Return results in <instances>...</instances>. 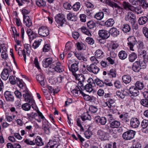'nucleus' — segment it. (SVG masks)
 I'll return each mask as SVG.
<instances>
[{
	"label": "nucleus",
	"instance_id": "nucleus-1",
	"mask_svg": "<svg viewBox=\"0 0 148 148\" xmlns=\"http://www.w3.org/2000/svg\"><path fill=\"white\" fill-rule=\"evenodd\" d=\"M146 64L144 60H139L135 62L133 64L132 69L135 72H138L141 69H145Z\"/></svg>",
	"mask_w": 148,
	"mask_h": 148
},
{
	"label": "nucleus",
	"instance_id": "nucleus-2",
	"mask_svg": "<svg viewBox=\"0 0 148 148\" xmlns=\"http://www.w3.org/2000/svg\"><path fill=\"white\" fill-rule=\"evenodd\" d=\"M24 49L22 50L21 48H19L18 49V53L19 56H23L25 62H26V53L28 56L30 52V45L29 44H25L24 45Z\"/></svg>",
	"mask_w": 148,
	"mask_h": 148
},
{
	"label": "nucleus",
	"instance_id": "nucleus-3",
	"mask_svg": "<svg viewBox=\"0 0 148 148\" xmlns=\"http://www.w3.org/2000/svg\"><path fill=\"white\" fill-rule=\"evenodd\" d=\"M110 127L107 126L106 127L107 130H108L109 133L112 134H115L116 132V130L113 129L115 128H118L120 125V123L119 121L117 120H114L110 123Z\"/></svg>",
	"mask_w": 148,
	"mask_h": 148
},
{
	"label": "nucleus",
	"instance_id": "nucleus-4",
	"mask_svg": "<svg viewBox=\"0 0 148 148\" xmlns=\"http://www.w3.org/2000/svg\"><path fill=\"white\" fill-rule=\"evenodd\" d=\"M23 92L24 93L23 94V97L25 101L26 102L33 104L34 103V100L33 99V96L31 93L29 91L28 89L25 87L23 90Z\"/></svg>",
	"mask_w": 148,
	"mask_h": 148
},
{
	"label": "nucleus",
	"instance_id": "nucleus-5",
	"mask_svg": "<svg viewBox=\"0 0 148 148\" xmlns=\"http://www.w3.org/2000/svg\"><path fill=\"white\" fill-rule=\"evenodd\" d=\"M55 21L58 24V27H62L66 22L65 16L62 14H58L55 16Z\"/></svg>",
	"mask_w": 148,
	"mask_h": 148
},
{
	"label": "nucleus",
	"instance_id": "nucleus-6",
	"mask_svg": "<svg viewBox=\"0 0 148 148\" xmlns=\"http://www.w3.org/2000/svg\"><path fill=\"white\" fill-rule=\"evenodd\" d=\"M135 134V131L130 130L124 132L122 135V137L124 140H129L134 137Z\"/></svg>",
	"mask_w": 148,
	"mask_h": 148
},
{
	"label": "nucleus",
	"instance_id": "nucleus-7",
	"mask_svg": "<svg viewBox=\"0 0 148 148\" xmlns=\"http://www.w3.org/2000/svg\"><path fill=\"white\" fill-rule=\"evenodd\" d=\"M87 70L90 72L95 74H97L100 71L99 68L94 64H92L86 66Z\"/></svg>",
	"mask_w": 148,
	"mask_h": 148
},
{
	"label": "nucleus",
	"instance_id": "nucleus-8",
	"mask_svg": "<svg viewBox=\"0 0 148 148\" xmlns=\"http://www.w3.org/2000/svg\"><path fill=\"white\" fill-rule=\"evenodd\" d=\"M38 33L39 35L41 36L46 37L49 34V30L46 26H42L39 28Z\"/></svg>",
	"mask_w": 148,
	"mask_h": 148
},
{
	"label": "nucleus",
	"instance_id": "nucleus-9",
	"mask_svg": "<svg viewBox=\"0 0 148 148\" xmlns=\"http://www.w3.org/2000/svg\"><path fill=\"white\" fill-rule=\"evenodd\" d=\"M128 42L127 44L130 49L132 51H134V46L137 42L134 36H130L127 38Z\"/></svg>",
	"mask_w": 148,
	"mask_h": 148
},
{
	"label": "nucleus",
	"instance_id": "nucleus-10",
	"mask_svg": "<svg viewBox=\"0 0 148 148\" xmlns=\"http://www.w3.org/2000/svg\"><path fill=\"white\" fill-rule=\"evenodd\" d=\"M108 133L101 129L99 130L97 132V136L98 138L101 140H106Z\"/></svg>",
	"mask_w": 148,
	"mask_h": 148
},
{
	"label": "nucleus",
	"instance_id": "nucleus-11",
	"mask_svg": "<svg viewBox=\"0 0 148 148\" xmlns=\"http://www.w3.org/2000/svg\"><path fill=\"white\" fill-rule=\"evenodd\" d=\"M59 140L57 141L55 139L49 140L48 143V145L50 146V148H61L62 146L60 145Z\"/></svg>",
	"mask_w": 148,
	"mask_h": 148
},
{
	"label": "nucleus",
	"instance_id": "nucleus-12",
	"mask_svg": "<svg viewBox=\"0 0 148 148\" xmlns=\"http://www.w3.org/2000/svg\"><path fill=\"white\" fill-rule=\"evenodd\" d=\"M125 20L132 24H134L136 22V16L132 12H129L125 15Z\"/></svg>",
	"mask_w": 148,
	"mask_h": 148
},
{
	"label": "nucleus",
	"instance_id": "nucleus-13",
	"mask_svg": "<svg viewBox=\"0 0 148 148\" xmlns=\"http://www.w3.org/2000/svg\"><path fill=\"white\" fill-rule=\"evenodd\" d=\"M56 66L53 68V71H51L50 70L49 71L53 72L56 71L58 73H61L64 71V67L62 65L61 63L59 62H57L55 63Z\"/></svg>",
	"mask_w": 148,
	"mask_h": 148
},
{
	"label": "nucleus",
	"instance_id": "nucleus-14",
	"mask_svg": "<svg viewBox=\"0 0 148 148\" xmlns=\"http://www.w3.org/2000/svg\"><path fill=\"white\" fill-rule=\"evenodd\" d=\"M12 70L10 68L4 69L1 74V77L2 79L5 81L8 78L10 72Z\"/></svg>",
	"mask_w": 148,
	"mask_h": 148
},
{
	"label": "nucleus",
	"instance_id": "nucleus-15",
	"mask_svg": "<svg viewBox=\"0 0 148 148\" xmlns=\"http://www.w3.org/2000/svg\"><path fill=\"white\" fill-rule=\"evenodd\" d=\"M88 81L89 84H87L85 85L84 89L87 92H90L93 90L92 84H93L95 85V83L94 82L93 79L91 78H89Z\"/></svg>",
	"mask_w": 148,
	"mask_h": 148
},
{
	"label": "nucleus",
	"instance_id": "nucleus-16",
	"mask_svg": "<svg viewBox=\"0 0 148 148\" xmlns=\"http://www.w3.org/2000/svg\"><path fill=\"white\" fill-rule=\"evenodd\" d=\"M98 34L99 37L103 39L108 38L110 36V32L105 29L99 30L98 32Z\"/></svg>",
	"mask_w": 148,
	"mask_h": 148
},
{
	"label": "nucleus",
	"instance_id": "nucleus-17",
	"mask_svg": "<svg viewBox=\"0 0 148 148\" xmlns=\"http://www.w3.org/2000/svg\"><path fill=\"white\" fill-rule=\"evenodd\" d=\"M53 59L49 57L44 59L42 61L43 67L47 68L53 62Z\"/></svg>",
	"mask_w": 148,
	"mask_h": 148
},
{
	"label": "nucleus",
	"instance_id": "nucleus-18",
	"mask_svg": "<svg viewBox=\"0 0 148 148\" xmlns=\"http://www.w3.org/2000/svg\"><path fill=\"white\" fill-rule=\"evenodd\" d=\"M27 33L30 41H32L34 39L36 38L38 36L37 34L33 32L31 29H27Z\"/></svg>",
	"mask_w": 148,
	"mask_h": 148
},
{
	"label": "nucleus",
	"instance_id": "nucleus-19",
	"mask_svg": "<svg viewBox=\"0 0 148 148\" xmlns=\"http://www.w3.org/2000/svg\"><path fill=\"white\" fill-rule=\"evenodd\" d=\"M143 95L145 99H143L140 101V103L143 106L148 108V92H145L143 93Z\"/></svg>",
	"mask_w": 148,
	"mask_h": 148
},
{
	"label": "nucleus",
	"instance_id": "nucleus-20",
	"mask_svg": "<svg viewBox=\"0 0 148 148\" xmlns=\"http://www.w3.org/2000/svg\"><path fill=\"white\" fill-rule=\"evenodd\" d=\"M4 97L6 100L7 101L13 102L14 100V97L12 93L6 91L4 93Z\"/></svg>",
	"mask_w": 148,
	"mask_h": 148
},
{
	"label": "nucleus",
	"instance_id": "nucleus-21",
	"mask_svg": "<svg viewBox=\"0 0 148 148\" xmlns=\"http://www.w3.org/2000/svg\"><path fill=\"white\" fill-rule=\"evenodd\" d=\"M110 6L112 7L113 8H116V10L117 13L119 14H121L123 11V8L119 6L118 5L114 2H113L111 4H110Z\"/></svg>",
	"mask_w": 148,
	"mask_h": 148
},
{
	"label": "nucleus",
	"instance_id": "nucleus-22",
	"mask_svg": "<svg viewBox=\"0 0 148 148\" xmlns=\"http://www.w3.org/2000/svg\"><path fill=\"white\" fill-rule=\"evenodd\" d=\"M78 64L79 62L77 61H75V63H73L71 65L70 68L69 67L70 71L72 72L73 75L74 73H76L75 72L79 70Z\"/></svg>",
	"mask_w": 148,
	"mask_h": 148
},
{
	"label": "nucleus",
	"instance_id": "nucleus-23",
	"mask_svg": "<svg viewBox=\"0 0 148 148\" xmlns=\"http://www.w3.org/2000/svg\"><path fill=\"white\" fill-rule=\"evenodd\" d=\"M130 122L131 126L134 128L138 127L140 124L139 120L136 118H132L130 121Z\"/></svg>",
	"mask_w": 148,
	"mask_h": 148
},
{
	"label": "nucleus",
	"instance_id": "nucleus-24",
	"mask_svg": "<svg viewBox=\"0 0 148 148\" xmlns=\"http://www.w3.org/2000/svg\"><path fill=\"white\" fill-rule=\"evenodd\" d=\"M36 112L37 113V116L35 117V119L36 121L40 123L42 121H44V120H46L42 113L38 109H37L36 110Z\"/></svg>",
	"mask_w": 148,
	"mask_h": 148
},
{
	"label": "nucleus",
	"instance_id": "nucleus-25",
	"mask_svg": "<svg viewBox=\"0 0 148 148\" xmlns=\"http://www.w3.org/2000/svg\"><path fill=\"white\" fill-rule=\"evenodd\" d=\"M71 92L74 96L80 97L83 92L78 86H76L75 88L71 90Z\"/></svg>",
	"mask_w": 148,
	"mask_h": 148
},
{
	"label": "nucleus",
	"instance_id": "nucleus-26",
	"mask_svg": "<svg viewBox=\"0 0 148 148\" xmlns=\"http://www.w3.org/2000/svg\"><path fill=\"white\" fill-rule=\"evenodd\" d=\"M36 78L42 86H45V80L43 75L40 74H39L36 75Z\"/></svg>",
	"mask_w": 148,
	"mask_h": 148
},
{
	"label": "nucleus",
	"instance_id": "nucleus-27",
	"mask_svg": "<svg viewBox=\"0 0 148 148\" xmlns=\"http://www.w3.org/2000/svg\"><path fill=\"white\" fill-rule=\"evenodd\" d=\"M130 92L133 96H137L139 94L138 90L135 86H131L129 88Z\"/></svg>",
	"mask_w": 148,
	"mask_h": 148
},
{
	"label": "nucleus",
	"instance_id": "nucleus-28",
	"mask_svg": "<svg viewBox=\"0 0 148 148\" xmlns=\"http://www.w3.org/2000/svg\"><path fill=\"white\" fill-rule=\"evenodd\" d=\"M95 119L96 122L99 123L102 125H105L107 122V119L105 117H100L99 116H96Z\"/></svg>",
	"mask_w": 148,
	"mask_h": 148
},
{
	"label": "nucleus",
	"instance_id": "nucleus-29",
	"mask_svg": "<svg viewBox=\"0 0 148 148\" xmlns=\"http://www.w3.org/2000/svg\"><path fill=\"white\" fill-rule=\"evenodd\" d=\"M73 75L76 79L79 81L81 84H82V82L84 81L85 78L84 75L83 74L74 73Z\"/></svg>",
	"mask_w": 148,
	"mask_h": 148
},
{
	"label": "nucleus",
	"instance_id": "nucleus-30",
	"mask_svg": "<svg viewBox=\"0 0 148 148\" xmlns=\"http://www.w3.org/2000/svg\"><path fill=\"white\" fill-rule=\"evenodd\" d=\"M122 5L123 8L127 11H131L133 6L128 2L125 1L123 2Z\"/></svg>",
	"mask_w": 148,
	"mask_h": 148
},
{
	"label": "nucleus",
	"instance_id": "nucleus-31",
	"mask_svg": "<svg viewBox=\"0 0 148 148\" xmlns=\"http://www.w3.org/2000/svg\"><path fill=\"white\" fill-rule=\"evenodd\" d=\"M119 118L125 122H128L130 121V117L127 114L123 113L119 116Z\"/></svg>",
	"mask_w": 148,
	"mask_h": 148
},
{
	"label": "nucleus",
	"instance_id": "nucleus-32",
	"mask_svg": "<svg viewBox=\"0 0 148 148\" xmlns=\"http://www.w3.org/2000/svg\"><path fill=\"white\" fill-rule=\"evenodd\" d=\"M141 126L143 128V131L145 133H148V130H146L145 129L148 126V121L147 120H143L142 122Z\"/></svg>",
	"mask_w": 148,
	"mask_h": 148
},
{
	"label": "nucleus",
	"instance_id": "nucleus-33",
	"mask_svg": "<svg viewBox=\"0 0 148 148\" xmlns=\"http://www.w3.org/2000/svg\"><path fill=\"white\" fill-rule=\"evenodd\" d=\"M131 11L135 12L137 14H141L143 12L141 7L139 6L136 7L133 6Z\"/></svg>",
	"mask_w": 148,
	"mask_h": 148
},
{
	"label": "nucleus",
	"instance_id": "nucleus-34",
	"mask_svg": "<svg viewBox=\"0 0 148 148\" xmlns=\"http://www.w3.org/2000/svg\"><path fill=\"white\" fill-rule=\"evenodd\" d=\"M24 23L27 27H30L32 25V22L29 16H26L23 18Z\"/></svg>",
	"mask_w": 148,
	"mask_h": 148
},
{
	"label": "nucleus",
	"instance_id": "nucleus-35",
	"mask_svg": "<svg viewBox=\"0 0 148 148\" xmlns=\"http://www.w3.org/2000/svg\"><path fill=\"white\" fill-rule=\"evenodd\" d=\"M148 21V18L146 17L142 16L139 18L138 20V22L140 25H143L146 24Z\"/></svg>",
	"mask_w": 148,
	"mask_h": 148
},
{
	"label": "nucleus",
	"instance_id": "nucleus-36",
	"mask_svg": "<svg viewBox=\"0 0 148 148\" xmlns=\"http://www.w3.org/2000/svg\"><path fill=\"white\" fill-rule=\"evenodd\" d=\"M35 144L38 146H41L44 145V143L42 139L39 136H37L35 140Z\"/></svg>",
	"mask_w": 148,
	"mask_h": 148
},
{
	"label": "nucleus",
	"instance_id": "nucleus-37",
	"mask_svg": "<svg viewBox=\"0 0 148 148\" xmlns=\"http://www.w3.org/2000/svg\"><path fill=\"white\" fill-rule=\"evenodd\" d=\"M137 58V55L134 52H132L128 56V60L130 62H134Z\"/></svg>",
	"mask_w": 148,
	"mask_h": 148
},
{
	"label": "nucleus",
	"instance_id": "nucleus-38",
	"mask_svg": "<svg viewBox=\"0 0 148 148\" xmlns=\"http://www.w3.org/2000/svg\"><path fill=\"white\" fill-rule=\"evenodd\" d=\"M36 3L40 8H43L46 6V2L44 0H36Z\"/></svg>",
	"mask_w": 148,
	"mask_h": 148
},
{
	"label": "nucleus",
	"instance_id": "nucleus-39",
	"mask_svg": "<svg viewBox=\"0 0 148 148\" xmlns=\"http://www.w3.org/2000/svg\"><path fill=\"white\" fill-rule=\"evenodd\" d=\"M81 118L83 121H85L86 120L90 121L91 119V117L88 112L83 114L81 116Z\"/></svg>",
	"mask_w": 148,
	"mask_h": 148
},
{
	"label": "nucleus",
	"instance_id": "nucleus-40",
	"mask_svg": "<svg viewBox=\"0 0 148 148\" xmlns=\"http://www.w3.org/2000/svg\"><path fill=\"white\" fill-rule=\"evenodd\" d=\"M122 80L126 84L129 83L131 81V77L128 75H124L122 77Z\"/></svg>",
	"mask_w": 148,
	"mask_h": 148
},
{
	"label": "nucleus",
	"instance_id": "nucleus-41",
	"mask_svg": "<svg viewBox=\"0 0 148 148\" xmlns=\"http://www.w3.org/2000/svg\"><path fill=\"white\" fill-rule=\"evenodd\" d=\"M116 70L115 69H111L108 73V76L112 78L116 77Z\"/></svg>",
	"mask_w": 148,
	"mask_h": 148
},
{
	"label": "nucleus",
	"instance_id": "nucleus-42",
	"mask_svg": "<svg viewBox=\"0 0 148 148\" xmlns=\"http://www.w3.org/2000/svg\"><path fill=\"white\" fill-rule=\"evenodd\" d=\"M106 103L108 104V107L110 109H111L114 106L115 101L113 99L108 98L106 100Z\"/></svg>",
	"mask_w": 148,
	"mask_h": 148
},
{
	"label": "nucleus",
	"instance_id": "nucleus-43",
	"mask_svg": "<svg viewBox=\"0 0 148 148\" xmlns=\"http://www.w3.org/2000/svg\"><path fill=\"white\" fill-rule=\"evenodd\" d=\"M118 56L120 59L124 60L127 58V54L125 51L122 50L119 52Z\"/></svg>",
	"mask_w": 148,
	"mask_h": 148
},
{
	"label": "nucleus",
	"instance_id": "nucleus-44",
	"mask_svg": "<svg viewBox=\"0 0 148 148\" xmlns=\"http://www.w3.org/2000/svg\"><path fill=\"white\" fill-rule=\"evenodd\" d=\"M112 35L116 37L119 34V32L116 28L113 27L110 30V32Z\"/></svg>",
	"mask_w": 148,
	"mask_h": 148
},
{
	"label": "nucleus",
	"instance_id": "nucleus-45",
	"mask_svg": "<svg viewBox=\"0 0 148 148\" xmlns=\"http://www.w3.org/2000/svg\"><path fill=\"white\" fill-rule=\"evenodd\" d=\"M121 28L122 31L125 33L129 32L131 29L130 26L128 24L123 25Z\"/></svg>",
	"mask_w": 148,
	"mask_h": 148
},
{
	"label": "nucleus",
	"instance_id": "nucleus-46",
	"mask_svg": "<svg viewBox=\"0 0 148 148\" xmlns=\"http://www.w3.org/2000/svg\"><path fill=\"white\" fill-rule=\"evenodd\" d=\"M42 41V40L41 39L35 40L32 45V47L34 49H37L40 45Z\"/></svg>",
	"mask_w": 148,
	"mask_h": 148
},
{
	"label": "nucleus",
	"instance_id": "nucleus-47",
	"mask_svg": "<svg viewBox=\"0 0 148 148\" xmlns=\"http://www.w3.org/2000/svg\"><path fill=\"white\" fill-rule=\"evenodd\" d=\"M119 46L118 45L114 42H112L108 48V50L109 51H113L115 50Z\"/></svg>",
	"mask_w": 148,
	"mask_h": 148
},
{
	"label": "nucleus",
	"instance_id": "nucleus-48",
	"mask_svg": "<svg viewBox=\"0 0 148 148\" xmlns=\"http://www.w3.org/2000/svg\"><path fill=\"white\" fill-rule=\"evenodd\" d=\"M81 95L83 97L84 99L86 101H91L94 99L95 97L94 96H90L88 95H86L83 92H82Z\"/></svg>",
	"mask_w": 148,
	"mask_h": 148
},
{
	"label": "nucleus",
	"instance_id": "nucleus-49",
	"mask_svg": "<svg viewBox=\"0 0 148 148\" xmlns=\"http://www.w3.org/2000/svg\"><path fill=\"white\" fill-rule=\"evenodd\" d=\"M67 18L68 20L72 21H74L76 20V16L71 13H69L67 14Z\"/></svg>",
	"mask_w": 148,
	"mask_h": 148
},
{
	"label": "nucleus",
	"instance_id": "nucleus-50",
	"mask_svg": "<svg viewBox=\"0 0 148 148\" xmlns=\"http://www.w3.org/2000/svg\"><path fill=\"white\" fill-rule=\"evenodd\" d=\"M114 23V20L112 18H110L105 22V24L107 27H111Z\"/></svg>",
	"mask_w": 148,
	"mask_h": 148
},
{
	"label": "nucleus",
	"instance_id": "nucleus-51",
	"mask_svg": "<svg viewBox=\"0 0 148 148\" xmlns=\"http://www.w3.org/2000/svg\"><path fill=\"white\" fill-rule=\"evenodd\" d=\"M72 7L73 11H77L79 10L80 8V3L79 2H77L74 4Z\"/></svg>",
	"mask_w": 148,
	"mask_h": 148
},
{
	"label": "nucleus",
	"instance_id": "nucleus-52",
	"mask_svg": "<svg viewBox=\"0 0 148 148\" xmlns=\"http://www.w3.org/2000/svg\"><path fill=\"white\" fill-rule=\"evenodd\" d=\"M104 16V13L103 12H100L97 13L95 15V18L98 20H101Z\"/></svg>",
	"mask_w": 148,
	"mask_h": 148
},
{
	"label": "nucleus",
	"instance_id": "nucleus-53",
	"mask_svg": "<svg viewBox=\"0 0 148 148\" xmlns=\"http://www.w3.org/2000/svg\"><path fill=\"white\" fill-rule=\"evenodd\" d=\"M95 82L97 85L100 87H103L104 86V84L102 81L98 78H97L95 80Z\"/></svg>",
	"mask_w": 148,
	"mask_h": 148
},
{
	"label": "nucleus",
	"instance_id": "nucleus-54",
	"mask_svg": "<svg viewBox=\"0 0 148 148\" xmlns=\"http://www.w3.org/2000/svg\"><path fill=\"white\" fill-rule=\"evenodd\" d=\"M135 86L138 90H140L143 88L144 85L142 82L140 81H137L135 84Z\"/></svg>",
	"mask_w": 148,
	"mask_h": 148
},
{
	"label": "nucleus",
	"instance_id": "nucleus-55",
	"mask_svg": "<svg viewBox=\"0 0 148 148\" xmlns=\"http://www.w3.org/2000/svg\"><path fill=\"white\" fill-rule=\"evenodd\" d=\"M22 108L23 110L28 111L30 110L31 106L28 103H25L22 105Z\"/></svg>",
	"mask_w": 148,
	"mask_h": 148
},
{
	"label": "nucleus",
	"instance_id": "nucleus-56",
	"mask_svg": "<svg viewBox=\"0 0 148 148\" xmlns=\"http://www.w3.org/2000/svg\"><path fill=\"white\" fill-rule=\"evenodd\" d=\"M137 46L138 50L141 51V50L144 48V44L143 42L141 41H139L137 43Z\"/></svg>",
	"mask_w": 148,
	"mask_h": 148
},
{
	"label": "nucleus",
	"instance_id": "nucleus-57",
	"mask_svg": "<svg viewBox=\"0 0 148 148\" xmlns=\"http://www.w3.org/2000/svg\"><path fill=\"white\" fill-rule=\"evenodd\" d=\"M76 45L77 49L79 50L84 49L86 47L85 45L82 42H77L76 43Z\"/></svg>",
	"mask_w": 148,
	"mask_h": 148
},
{
	"label": "nucleus",
	"instance_id": "nucleus-58",
	"mask_svg": "<svg viewBox=\"0 0 148 148\" xmlns=\"http://www.w3.org/2000/svg\"><path fill=\"white\" fill-rule=\"evenodd\" d=\"M95 56L97 57L100 58H103V52L100 49H98L96 50L95 53Z\"/></svg>",
	"mask_w": 148,
	"mask_h": 148
},
{
	"label": "nucleus",
	"instance_id": "nucleus-59",
	"mask_svg": "<svg viewBox=\"0 0 148 148\" xmlns=\"http://www.w3.org/2000/svg\"><path fill=\"white\" fill-rule=\"evenodd\" d=\"M76 123L77 125L80 127L81 131H83L84 130V128L82 126L83 122H82L81 119L79 118L77 119L76 120Z\"/></svg>",
	"mask_w": 148,
	"mask_h": 148
},
{
	"label": "nucleus",
	"instance_id": "nucleus-60",
	"mask_svg": "<svg viewBox=\"0 0 148 148\" xmlns=\"http://www.w3.org/2000/svg\"><path fill=\"white\" fill-rule=\"evenodd\" d=\"M116 142L110 143L106 144L105 147L106 148H116Z\"/></svg>",
	"mask_w": 148,
	"mask_h": 148
},
{
	"label": "nucleus",
	"instance_id": "nucleus-61",
	"mask_svg": "<svg viewBox=\"0 0 148 148\" xmlns=\"http://www.w3.org/2000/svg\"><path fill=\"white\" fill-rule=\"evenodd\" d=\"M12 30L14 35V39L17 40V37H19V33L17 32L15 27H12Z\"/></svg>",
	"mask_w": 148,
	"mask_h": 148
},
{
	"label": "nucleus",
	"instance_id": "nucleus-62",
	"mask_svg": "<svg viewBox=\"0 0 148 148\" xmlns=\"http://www.w3.org/2000/svg\"><path fill=\"white\" fill-rule=\"evenodd\" d=\"M17 83L19 87L22 88L24 86V83L22 79H20L18 78H16Z\"/></svg>",
	"mask_w": 148,
	"mask_h": 148
},
{
	"label": "nucleus",
	"instance_id": "nucleus-63",
	"mask_svg": "<svg viewBox=\"0 0 148 148\" xmlns=\"http://www.w3.org/2000/svg\"><path fill=\"white\" fill-rule=\"evenodd\" d=\"M88 27L90 29L93 28L95 26V23L92 21H88L87 23Z\"/></svg>",
	"mask_w": 148,
	"mask_h": 148
},
{
	"label": "nucleus",
	"instance_id": "nucleus-64",
	"mask_svg": "<svg viewBox=\"0 0 148 148\" xmlns=\"http://www.w3.org/2000/svg\"><path fill=\"white\" fill-rule=\"evenodd\" d=\"M142 32L145 36L148 39V28L146 27H144L143 28Z\"/></svg>",
	"mask_w": 148,
	"mask_h": 148
}]
</instances>
